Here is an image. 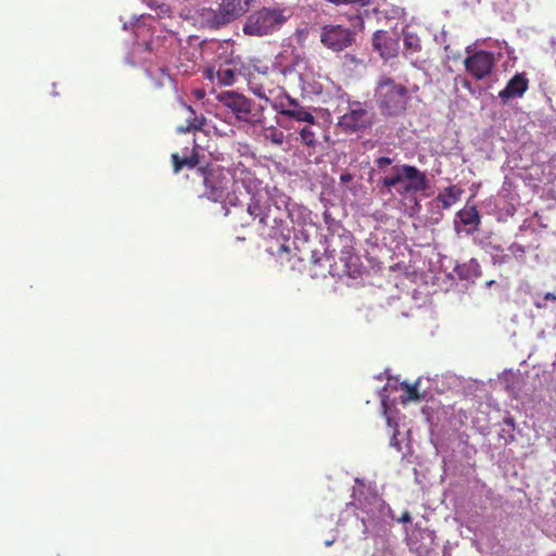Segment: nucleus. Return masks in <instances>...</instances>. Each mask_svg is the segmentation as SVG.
I'll return each mask as SVG.
<instances>
[{
  "mask_svg": "<svg viewBox=\"0 0 556 556\" xmlns=\"http://www.w3.org/2000/svg\"><path fill=\"white\" fill-rule=\"evenodd\" d=\"M529 88V79L525 73L515 74L500 91L498 98L506 104L509 100L521 98Z\"/></svg>",
  "mask_w": 556,
  "mask_h": 556,
  "instance_id": "14",
  "label": "nucleus"
},
{
  "mask_svg": "<svg viewBox=\"0 0 556 556\" xmlns=\"http://www.w3.org/2000/svg\"><path fill=\"white\" fill-rule=\"evenodd\" d=\"M195 94H197V97H198L199 99H201V98H203V97H204V92H203V91H200V90H198Z\"/></svg>",
  "mask_w": 556,
  "mask_h": 556,
  "instance_id": "33",
  "label": "nucleus"
},
{
  "mask_svg": "<svg viewBox=\"0 0 556 556\" xmlns=\"http://www.w3.org/2000/svg\"><path fill=\"white\" fill-rule=\"evenodd\" d=\"M238 76L237 68L230 64H220L215 71L214 68H207L205 71V78L214 81L215 79L222 86H231L235 84Z\"/></svg>",
  "mask_w": 556,
  "mask_h": 556,
  "instance_id": "15",
  "label": "nucleus"
},
{
  "mask_svg": "<svg viewBox=\"0 0 556 556\" xmlns=\"http://www.w3.org/2000/svg\"><path fill=\"white\" fill-rule=\"evenodd\" d=\"M172 163L175 173H179L184 167L194 168L199 164V154L194 149L190 155L180 156L178 153H173Z\"/></svg>",
  "mask_w": 556,
  "mask_h": 556,
  "instance_id": "19",
  "label": "nucleus"
},
{
  "mask_svg": "<svg viewBox=\"0 0 556 556\" xmlns=\"http://www.w3.org/2000/svg\"><path fill=\"white\" fill-rule=\"evenodd\" d=\"M289 253H290V249L286 244H280L278 250L274 254H276L278 257L282 258V254H289Z\"/></svg>",
  "mask_w": 556,
  "mask_h": 556,
  "instance_id": "26",
  "label": "nucleus"
},
{
  "mask_svg": "<svg viewBox=\"0 0 556 556\" xmlns=\"http://www.w3.org/2000/svg\"><path fill=\"white\" fill-rule=\"evenodd\" d=\"M218 101L227 108L239 122L257 125L263 122V109L253 101L236 91H223L217 97Z\"/></svg>",
  "mask_w": 556,
  "mask_h": 556,
  "instance_id": "5",
  "label": "nucleus"
},
{
  "mask_svg": "<svg viewBox=\"0 0 556 556\" xmlns=\"http://www.w3.org/2000/svg\"><path fill=\"white\" fill-rule=\"evenodd\" d=\"M466 72L476 80H482L492 74L495 66L493 52L479 50L464 60Z\"/></svg>",
  "mask_w": 556,
  "mask_h": 556,
  "instance_id": "8",
  "label": "nucleus"
},
{
  "mask_svg": "<svg viewBox=\"0 0 556 556\" xmlns=\"http://www.w3.org/2000/svg\"><path fill=\"white\" fill-rule=\"evenodd\" d=\"M341 181H350L351 180V175L350 174H343L341 175Z\"/></svg>",
  "mask_w": 556,
  "mask_h": 556,
  "instance_id": "31",
  "label": "nucleus"
},
{
  "mask_svg": "<svg viewBox=\"0 0 556 556\" xmlns=\"http://www.w3.org/2000/svg\"><path fill=\"white\" fill-rule=\"evenodd\" d=\"M458 78L462 80V84H463V86H464L465 88H467V89H469V90L471 89V85H470V83L468 81V79H467V78H462L460 76H458Z\"/></svg>",
  "mask_w": 556,
  "mask_h": 556,
  "instance_id": "29",
  "label": "nucleus"
},
{
  "mask_svg": "<svg viewBox=\"0 0 556 556\" xmlns=\"http://www.w3.org/2000/svg\"><path fill=\"white\" fill-rule=\"evenodd\" d=\"M375 100L380 114L386 118L405 114L408 105V89L390 77H382L375 89Z\"/></svg>",
  "mask_w": 556,
  "mask_h": 556,
  "instance_id": "3",
  "label": "nucleus"
},
{
  "mask_svg": "<svg viewBox=\"0 0 556 556\" xmlns=\"http://www.w3.org/2000/svg\"><path fill=\"white\" fill-rule=\"evenodd\" d=\"M391 172L392 175L382 178V187L390 191L399 186L396 191L404 199L414 197L416 193L424 192L429 188L427 175L416 166L408 164L395 165Z\"/></svg>",
  "mask_w": 556,
  "mask_h": 556,
  "instance_id": "4",
  "label": "nucleus"
},
{
  "mask_svg": "<svg viewBox=\"0 0 556 556\" xmlns=\"http://www.w3.org/2000/svg\"><path fill=\"white\" fill-rule=\"evenodd\" d=\"M457 217L460 219L464 226L468 228L465 230L467 235H472L479 228L481 223V216L476 206L464 207L458 211Z\"/></svg>",
  "mask_w": 556,
  "mask_h": 556,
  "instance_id": "16",
  "label": "nucleus"
},
{
  "mask_svg": "<svg viewBox=\"0 0 556 556\" xmlns=\"http://www.w3.org/2000/svg\"><path fill=\"white\" fill-rule=\"evenodd\" d=\"M544 300L547 301H556V294L552 292H547L544 294Z\"/></svg>",
  "mask_w": 556,
  "mask_h": 556,
  "instance_id": "28",
  "label": "nucleus"
},
{
  "mask_svg": "<svg viewBox=\"0 0 556 556\" xmlns=\"http://www.w3.org/2000/svg\"><path fill=\"white\" fill-rule=\"evenodd\" d=\"M462 194L463 190L459 187L448 186L439 192L435 201L441 204L442 208H448L459 200Z\"/></svg>",
  "mask_w": 556,
  "mask_h": 556,
  "instance_id": "18",
  "label": "nucleus"
},
{
  "mask_svg": "<svg viewBox=\"0 0 556 556\" xmlns=\"http://www.w3.org/2000/svg\"><path fill=\"white\" fill-rule=\"evenodd\" d=\"M302 143L308 147L316 146V134L309 125L304 126L300 131Z\"/></svg>",
  "mask_w": 556,
  "mask_h": 556,
  "instance_id": "21",
  "label": "nucleus"
},
{
  "mask_svg": "<svg viewBox=\"0 0 556 556\" xmlns=\"http://www.w3.org/2000/svg\"><path fill=\"white\" fill-rule=\"evenodd\" d=\"M509 251L514 254H523L526 251H525V248L518 243H513L510 247H509Z\"/></svg>",
  "mask_w": 556,
  "mask_h": 556,
  "instance_id": "25",
  "label": "nucleus"
},
{
  "mask_svg": "<svg viewBox=\"0 0 556 556\" xmlns=\"http://www.w3.org/2000/svg\"><path fill=\"white\" fill-rule=\"evenodd\" d=\"M249 88L257 98L263 99L265 101H269V97L267 92H271V90L266 89L262 84H258L254 80L249 81Z\"/></svg>",
  "mask_w": 556,
  "mask_h": 556,
  "instance_id": "22",
  "label": "nucleus"
},
{
  "mask_svg": "<svg viewBox=\"0 0 556 556\" xmlns=\"http://www.w3.org/2000/svg\"><path fill=\"white\" fill-rule=\"evenodd\" d=\"M374 119L367 102L349 101L348 112L339 117L338 127L344 134L363 132L371 128Z\"/></svg>",
  "mask_w": 556,
  "mask_h": 556,
  "instance_id": "6",
  "label": "nucleus"
},
{
  "mask_svg": "<svg viewBox=\"0 0 556 556\" xmlns=\"http://www.w3.org/2000/svg\"><path fill=\"white\" fill-rule=\"evenodd\" d=\"M332 543H333V541H326V542H325L326 546H331V545H332Z\"/></svg>",
  "mask_w": 556,
  "mask_h": 556,
  "instance_id": "35",
  "label": "nucleus"
},
{
  "mask_svg": "<svg viewBox=\"0 0 556 556\" xmlns=\"http://www.w3.org/2000/svg\"><path fill=\"white\" fill-rule=\"evenodd\" d=\"M344 244L340 251L339 263L341 268L338 269V275H346L352 278H356L362 273V262L359 256L355 253L353 247V237L346 235L343 238Z\"/></svg>",
  "mask_w": 556,
  "mask_h": 556,
  "instance_id": "11",
  "label": "nucleus"
},
{
  "mask_svg": "<svg viewBox=\"0 0 556 556\" xmlns=\"http://www.w3.org/2000/svg\"><path fill=\"white\" fill-rule=\"evenodd\" d=\"M186 121L184 125L177 127V131L185 134L191 130H201L205 125V118L202 115H198L195 111L190 106L184 105Z\"/></svg>",
  "mask_w": 556,
  "mask_h": 556,
  "instance_id": "17",
  "label": "nucleus"
},
{
  "mask_svg": "<svg viewBox=\"0 0 556 556\" xmlns=\"http://www.w3.org/2000/svg\"><path fill=\"white\" fill-rule=\"evenodd\" d=\"M404 45H405V47L407 49H410L413 51H419L420 50V41H419V38L416 35L405 34Z\"/></svg>",
  "mask_w": 556,
  "mask_h": 556,
  "instance_id": "23",
  "label": "nucleus"
},
{
  "mask_svg": "<svg viewBox=\"0 0 556 556\" xmlns=\"http://www.w3.org/2000/svg\"><path fill=\"white\" fill-rule=\"evenodd\" d=\"M402 390L405 391V396H403L402 402H416L420 400V394L418 392V383L409 384L407 382H403L401 384Z\"/></svg>",
  "mask_w": 556,
  "mask_h": 556,
  "instance_id": "20",
  "label": "nucleus"
},
{
  "mask_svg": "<svg viewBox=\"0 0 556 556\" xmlns=\"http://www.w3.org/2000/svg\"><path fill=\"white\" fill-rule=\"evenodd\" d=\"M410 520H412V517H410V514L408 511L403 513V515L400 518V521L404 522V523L410 522Z\"/></svg>",
  "mask_w": 556,
  "mask_h": 556,
  "instance_id": "27",
  "label": "nucleus"
},
{
  "mask_svg": "<svg viewBox=\"0 0 556 556\" xmlns=\"http://www.w3.org/2000/svg\"><path fill=\"white\" fill-rule=\"evenodd\" d=\"M162 77L167 80H170V77L168 75H166L163 71H162Z\"/></svg>",
  "mask_w": 556,
  "mask_h": 556,
  "instance_id": "34",
  "label": "nucleus"
},
{
  "mask_svg": "<svg viewBox=\"0 0 556 556\" xmlns=\"http://www.w3.org/2000/svg\"><path fill=\"white\" fill-rule=\"evenodd\" d=\"M504 422H505L506 425H508V426H511V427H514V426H515V421H514V419H513L511 417H507V418H505V419H504Z\"/></svg>",
  "mask_w": 556,
  "mask_h": 556,
  "instance_id": "30",
  "label": "nucleus"
},
{
  "mask_svg": "<svg viewBox=\"0 0 556 556\" xmlns=\"http://www.w3.org/2000/svg\"><path fill=\"white\" fill-rule=\"evenodd\" d=\"M248 213L253 219H258L263 228L277 229L283 226L287 219L293 222V215L290 208V199L285 194L268 199L262 203L261 199L251 198L248 204Z\"/></svg>",
  "mask_w": 556,
  "mask_h": 556,
  "instance_id": "2",
  "label": "nucleus"
},
{
  "mask_svg": "<svg viewBox=\"0 0 556 556\" xmlns=\"http://www.w3.org/2000/svg\"><path fill=\"white\" fill-rule=\"evenodd\" d=\"M204 197L213 202H227L236 205L238 201L236 170L219 165L201 168Z\"/></svg>",
  "mask_w": 556,
  "mask_h": 556,
  "instance_id": "1",
  "label": "nucleus"
},
{
  "mask_svg": "<svg viewBox=\"0 0 556 556\" xmlns=\"http://www.w3.org/2000/svg\"><path fill=\"white\" fill-rule=\"evenodd\" d=\"M286 21L287 17L281 10L263 8L248 17L243 31L250 36L267 35L279 28Z\"/></svg>",
  "mask_w": 556,
  "mask_h": 556,
  "instance_id": "7",
  "label": "nucleus"
},
{
  "mask_svg": "<svg viewBox=\"0 0 556 556\" xmlns=\"http://www.w3.org/2000/svg\"><path fill=\"white\" fill-rule=\"evenodd\" d=\"M372 47L382 59L390 60L399 53V38L387 30H377L372 36Z\"/></svg>",
  "mask_w": 556,
  "mask_h": 556,
  "instance_id": "13",
  "label": "nucleus"
},
{
  "mask_svg": "<svg viewBox=\"0 0 556 556\" xmlns=\"http://www.w3.org/2000/svg\"><path fill=\"white\" fill-rule=\"evenodd\" d=\"M275 108L283 116L298 122H305L309 125L315 124L314 115L305 108L301 106L300 103L290 96L286 94L283 98H281L279 102L275 104Z\"/></svg>",
  "mask_w": 556,
  "mask_h": 556,
  "instance_id": "12",
  "label": "nucleus"
},
{
  "mask_svg": "<svg viewBox=\"0 0 556 556\" xmlns=\"http://www.w3.org/2000/svg\"><path fill=\"white\" fill-rule=\"evenodd\" d=\"M507 257H508L507 255L502 256L501 263L505 262Z\"/></svg>",
  "mask_w": 556,
  "mask_h": 556,
  "instance_id": "36",
  "label": "nucleus"
},
{
  "mask_svg": "<svg viewBox=\"0 0 556 556\" xmlns=\"http://www.w3.org/2000/svg\"><path fill=\"white\" fill-rule=\"evenodd\" d=\"M392 163L393 160L388 156H380L376 160V165L380 170H384Z\"/></svg>",
  "mask_w": 556,
  "mask_h": 556,
  "instance_id": "24",
  "label": "nucleus"
},
{
  "mask_svg": "<svg viewBox=\"0 0 556 556\" xmlns=\"http://www.w3.org/2000/svg\"><path fill=\"white\" fill-rule=\"evenodd\" d=\"M255 0H222L214 13L213 22L217 26L226 25L244 15Z\"/></svg>",
  "mask_w": 556,
  "mask_h": 556,
  "instance_id": "9",
  "label": "nucleus"
},
{
  "mask_svg": "<svg viewBox=\"0 0 556 556\" xmlns=\"http://www.w3.org/2000/svg\"><path fill=\"white\" fill-rule=\"evenodd\" d=\"M273 141H274V142H277V143H281V142H282V134H279V137H276V136H275V137L273 138Z\"/></svg>",
  "mask_w": 556,
  "mask_h": 556,
  "instance_id": "32",
  "label": "nucleus"
},
{
  "mask_svg": "<svg viewBox=\"0 0 556 556\" xmlns=\"http://www.w3.org/2000/svg\"><path fill=\"white\" fill-rule=\"evenodd\" d=\"M354 33L340 25H327L323 27L320 41L333 51H342L352 45Z\"/></svg>",
  "mask_w": 556,
  "mask_h": 556,
  "instance_id": "10",
  "label": "nucleus"
}]
</instances>
